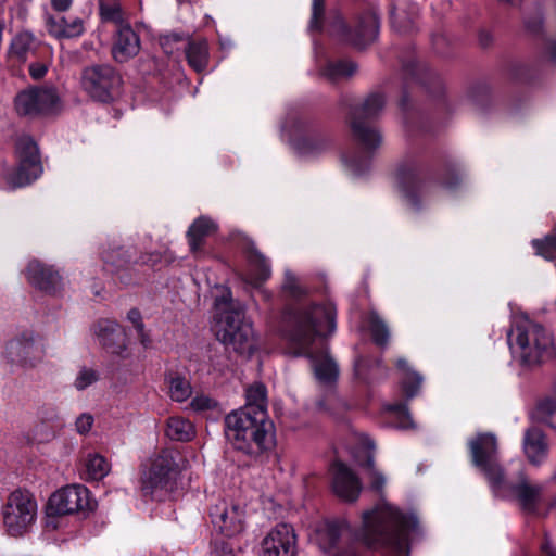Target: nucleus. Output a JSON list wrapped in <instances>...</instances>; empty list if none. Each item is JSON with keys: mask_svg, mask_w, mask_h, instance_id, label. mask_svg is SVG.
<instances>
[{"mask_svg": "<svg viewBox=\"0 0 556 556\" xmlns=\"http://www.w3.org/2000/svg\"><path fill=\"white\" fill-rule=\"evenodd\" d=\"M175 469L174 454L163 451L154 458L148 476L142 480L143 495L154 498L159 491L167 490L172 480L170 475Z\"/></svg>", "mask_w": 556, "mask_h": 556, "instance_id": "2eb2a0df", "label": "nucleus"}, {"mask_svg": "<svg viewBox=\"0 0 556 556\" xmlns=\"http://www.w3.org/2000/svg\"><path fill=\"white\" fill-rule=\"evenodd\" d=\"M542 23H543V20H542V14H541L540 10L536 11L535 16L533 18L525 17L526 28L533 34H536L541 30Z\"/></svg>", "mask_w": 556, "mask_h": 556, "instance_id": "864d4df0", "label": "nucleus"}, {"mask_svg": "<svg viewBox=\"0 0 556 556\" xmlns=\"http://www.w3.org/2000/svg\"><path fill=\"white\" fill-rule=\"evenodd\" d=\"M134 327L139 336L140 342L144 346H148L150 344V338L144 331V324H143L142 319L140 321L134 324Z\"/></svg>", "mask_w": 556, "mask_h": 556, "instance_id": "13d9d810", "label": "nucleus"}, {"mask_svg": "<svg viewBox=\"0 0 556 556\" xmlns=\"http://www.w3.org/2000/svg\"><path fill=\"white\" fill-rule=\"evenodd\" d=\"M188 38L185 34L172 31L160 35L159 42L166 54L173 55L185 48Z\"/></svg>", "mask_w": 556, "mask_h": 556, "instance_id": "e433bc0d", "label": "nucleus"}, {"mask_svg": "<svg viewBox=\"0 0 556 556\" xmlns=\"http://www.w3.org/2000/svg\"><path fill=\"white\" fill-rule=\"evenodd\" d=\"M331 34L341 40L362 49L372 43L379 33V18L368 12L359 16L355 29L351 31L341 16H337L330 25Z\"/></svg>", "mask_w": 556, "mask_h": 556, "instance_id": "9b49d317", "label": "nucleus"}, {"mask_svg": "<svg viewBox=\"0 0 556 556\" xmlns=\"http://www.w3.org/2000/svg\"><path fill=\"white\" fill-rule=\"evenodd\" d=\"M166 435L174 441L188 442L194 438L195 430L188 419L173 416L167 419Z\"/></svg>", "mask_w": 556, "mask_h": 556, "instance_id": "7c9ffc66", "label": "nucleus"}, {"mask_svg": "<svg viewBox=\"0 0 556 556\" xmlns=\"http://www.w3.org/2000/svg\"><path fill=\"white\" fill-rule=\"evenodd\" d=\"M245 405L235 412L256 413L262 410L267 413V392L266 387L263 383H253L245 391Z\"/></svg>", "mask_w": 556, "mask_h": 556, "instance_id": "c756f323", "label": "nucleus"}, {"mask_svg": "<svg viewBox=\"0 0 556 556\" xmlns=\"http://www.w3.org/2000/svg\"><path fill=\"white\" fill-rule=\"evenodd\" d=\"M551 58L556 62V45L552 49V55Z\"/></svg>", "mask_w": 556, "mask_h": 556, "instance_id": "774afa93", "label": "nucleus"}, {"mask_svg": "<svg viewBox=\"0 0 556 556\" xmlns=\"http://www.w3.org/2000/svg\"><path fill=\"white\" fill-rule=\"evenodd\" d=\"M535 416L539 421L556 428V400L545 399L535 408Z\"/></svg>", "mask_w": 556, "mask_h": 556, "instance_id": "ea45409f", "label": "nucleus"}, {"mask_svg": "<svg viewBox=\"0 0 556 556\" xmlns=\"http://www.w3.org/2000/svg\"><path fill=\"white\" fill-rule=\"evenodd\" d=\"M93 425V417L89 414H81L75 422L76 429L80 434H85L90 431Z\"/></svg>", "mask_w": 556, "mask_h": 556, "instance_id": "3c124183", "label": "nucleus"}, {"mask_svg": "<svg viewBox=\"0 0 556 556\" xmlns=\"http://www.w3.org/2000/svg\"><path fill=\"white\" fill-rule=\"evenodd\" d=\"M369 330L377 345L382 348L388 345L390 339L388 325L376 312L369 314Z\"/></svg>", "mask_w": 556, "mask_h": 556, "instance_id": "c9c22d12", "label": "nucleus"}, {"mask_svg": "<svg viewBox=\"0 0 556 556\" xmlns=\"http://www.w3.org/2000/svg\"><path fill=\"white\" fill-rule=\"evenodd\" d=\"M162 260H163V254L159 251H153V252L142 253L135 263L139 264V265L154 267L157 264H160L162 262Z\"/></svg>", "mask_w": 556, "mask_h": 556, "instance_id": "09e8293b", "label": "nucleus"}, {"mask_svg": "<svg viewBox=\"0 0 556 556\" xmlns=\"http://www.w3.org/2000/svg\"><path fill=\"white\" fill-rule=\"evenodd\" d=\"M47 73V66L41 63H33L29 66V74L34 79L42 78Z\"/></svg>", "mask_w": 556, "mask_h": 556, "instance_id": "6e6d98bb", "label": "nucleus"}, {"mask_svg": "<svg viewBox=\"0 0 556 556\" xmlns=\"http://www.w3.org/2000/svg\"><path fill=\"white\" fill-rule=\"evenodd\" d=\"M34 37L30 33L24 31L17 34L10 46V53L18 60H24L27 53L33 49Z\"/></svg>", "mask_w": 556, "mask_h": 556, "instance_id": "4c0bfd02", "label": "nucleus"}, {"mask_svg": "<svg viewBox=\"0 0 556 556\" xmlns=\"http://www.w3.org/2000/svg\"><path fill=\"white\" fill-rule=\"evenodd\" d=\"M400 189L408 204L415 210L420 208L419 192L424 181L415 168L402 167L397 172Z\"/></svg>", "mask_w": 556, "mask_h": 556, "instance_id": "4be33fe9", "label": "nucleus"}, {"mask_svg": "<svg viewBox=\"0 0 556 556\" xmlns=\"http://www.w3.org/2000/svg\"><path fill=\"white\" fill-rule=\"evenodd\" d=\"M331 137L325 131H314L294 141V149L302 155L319 154L332 147Z\"/></svg>", "mask_w": 556, "mask_h": 556, "instance_id": "393cba45", "label": "nucleus"}, {"mask_svg": "<svg viewBox=\"0 0 556 556\" xmlns=\"http://www.w3.org/2000/svg\"><path fill=\"white\" fill-rule=\"evenodd\" d=\"M472 462L485 476L494 493L505 485V471L496 459L497 442L492 434H480L469 443Z\"/></svg>", "mask_w": 556, "mask_h": 556, "instance_id": "1a4fd4ad", "label": "nucleus"}, {"mask_svg": "<svg viewBox=\"0 0 556 556\" xmlns=\"http://www.w3.org/2000/svg\"><path fill=\"white\" fill-rule=\"evenodd\" d=\"M122 86L121 74L109 64H94L83 70L81 87L96 101H114L121 94Z\"/></svg>", "mask_w": 556, "mask_h": 556, "instance_id": "6e6552de", "label": "nucleus"}, {"mask_svg": "<svg viewBox=\"0 0 556 556\" xmlns=\"http://www.w3.org/2000/svg\"><path fill=\"white\" fill-rule=\"evenodd\" d=\"M14 108L20 116L39 117L61 110V98L53 86L30 87L14 98Z\"/></svg>", "mask_w": 556, "mask_h": 556, "instance_id": "9d476101", "label": "nucleus"}, {"mask_svg": "<svg viewBox=\"0 0 556 556\" xmlns=\"http://www.w3.org/2000/svg\"><path fill=\"white\" fill-rule=\"evenodd\" d=\"M210 517L214 527L226 536H233L243 530L244 511L238 505L219 501L211 507Z\"/></svg>", "mask_w": 556, "mask_h": 556, "instance_id": "a211bd4d", "label": "nucleus"}, {"mask_svg": "<svg viewBox=\"0 0 556 556\" xmlns=\"http://www.w3.org/2000/svg\"><path fill=\"white\" fill-rule=\"evenodd\" d=\"M46 25L49 34L58 39L79 37L85 31V22L80 17L55 18L48 15Z\"/></svg>", "mask_w": 556, "mask_h": 556, "instance_id": "b1692460", "label": "nucleus"}, {"mask_svg": "<svg viewBox=\"0 0 556 556\" xmlns=\"http://www.w3.org/2000/svg\"><path fill=\"white\" fill-rule=\"evenodd\" d=\"M364 444L368 450V455H367V459L365 462V467L369 471L371 489L376 490L377 492H381L386 484V478L383 477V475L381 472H379L375 468V457H374L375 443L370 439H365Z\"/></svg>", "mask_w": 556, "mask_h": 556, "instance_id": "f704fd0d", "label": "nucleus"}, {"mask_svg": "<svg viewBox=\"0 0 556 556\" xmlns=\"http://www.w3.org/2000/svg\"><path fill=\"white\" fill-rule=\"evenodd\" d=\"M73 0H51V5L55 11H67L72 5Z\"/></svg>", "mask_w": 556, "mask_h": 556, "instance_id": "bf43d9fd", "label": "nucleus"}, {"mask_svg": "<svg viewBox=\"0 0 556 556\" xmlns=\"http://www.w3.org/2000/svg\"><path fill=\"white\" fill-rule=\"evenodd\" d=\"M214 405H215L214 401L205 395L195 396L190 402V407L197 412L210 409Z\"/></svg>", "mask_w": 556, "mask_h": 556, "instance_id": "8fccbe9b", "label": "nucleus"}, {"mask_svg": "<svg viewBox=\"0 0 556 556\" xmlns=\"http://www.w3.org/2000/svg\"><path fill=\"white\" fill-rule=\"evenodd\" d=\"M5 353L11 363L34 367L42 361L45 350L31 334H23L8 343Z\"/></svg>", "mask_w": 556, "mask_h": 556, "instance_id": "f3484780", "label": "nucleus"}, {"mask_svg": "<svg viewBox=\"0 0 556 556\" xmlns=\"http://www.w3.org/2000/svg\"><path fill=\"white\" fill-rule=\"evenodd\" d=\"M189 65L197 72H202L207 66L208 50L205 40L191 41L189 38L184 48Z\"/></svg>", "mask_w": 556, "mask_h": 556, "instance_id": "c85d7f7f", "label": "nucleus"}, {"mask_svg": "<svg viewBox=\"0 0 556 556\" xmlns=\"http://www.w3.org/2000/svg\"><path fill=\"white\" fill-rule=\"evenodd\" d=\"M37 417L47 424H52L59 420L58 408L51 404H43L37 409Z\"/></svg>", "mask_w": 556, "mask_h": 556, "instance_id": "de8ad7c7", "label": "nucleus"}, {"mask_svg": "<svg viewBox=\"0 0 556 556\" xmlns=\"http://www.w3.org/2000/svg\"><path fill=\"white\" fill-rule=\"evenodd\" d=\"M98 378L99 376L96 370L83 367L75 379L74 386L77 390L81 391L94 383Z\"/></svg>", "mask_w": 556, "mask_h": 556, "instance_id": "a18cd8bd", "label": "nucleus"}, {"mask_svg": "<svg viewBox=\"0 0 556 556\" xmlns=\"http://www.w3.org/2000/svg\"><path fill=\"white\" fill-rule=\"evenodd\" d=\"M192 388L184 377H174L169 381V396L176 402H184L190 397Z\"/></svg>", "mask_w": 556, "mask_h": 556, "instance_id": "a19ab883", "label": "nucleus"}, {"mask_svg": "<svg viewBox=\"0 0 556 556\" xmlns=\"http://www.w3.org/2000/svg\"><path fill=\"white\" fill-rule=\"evenodd\" d=\"M26 279L35 288L54 293L62 286V277L53 266L33 260L26 268Z\"/></svg>", "mask_w": 556, "mask_h": 556, "instance_id": "412c9836", "label": "nucleus"}, {"mask_svg": "<svg viewBox=\"0 0 556 556\" xmlns=\"http://www.w3.org/2000/svg\"><path fill=\"white\" fill-rule=\"evenodd\" d=\"M101 258L105 265L112 266L115 270H119L131 263L132 253L125 247L109 244L102 250Z\"/></svg>", "mask_w": 556, "mask_h": 556, "instance_id": "2f4dec72", "label": "nucleus"}, {"mask_svg": "<svg viewBox=\"0 0 556 556\" xmlns=\"http://www.w3.org/2000/svg\"><path fill=\"white\" fill-rule=\"evenodd\" d=\"M391 410H394V412H396L399 414L404 415V417L407 419V421L402 422V427H408L409 426V424H410L409 418L410 417H409V414L407 412V406L406 405L399 404V405L392 406Z\"/></svg>", "mask_w": 556, "mask_h": 556, "instance_id": "052dcab7", "label": "nucleus"}, {"mask_svg": "<svg viewBox=\"0 0 556 556\" xmlns=\"http://www.w3.org/2000/svg\"><path fill=\"white\" fill-rule=\"evenodd\" d=\"M403 70L410 76L419 78L421 72L427 71L426 65L419 64L415 59L403 63Z\"/></svg>", "mask_w": 556, "mask_h": 556, "instance_id": "603ef678", "label": "nucleus"}, {"mask_svg": "<svg viewBox=\"0 0 556 556\" xmlns=\"http://www.w3.org/2000/svg\"><path fill=\"white\" fill-rule=\"evenodd\" d=\"M508 340L526 366L539 365L554 353L553 336L543 326L529 320L516 324L508 332Z\"/></svg>", "mask_w": 556, "mask_h": 556, "instance_id": "39448f33", "label": "nucleus"}, {"mask_svg": "<svg viewBox=\"0 0 556 556\" xmlns=\"http://www.w3.org/2000/svg\"><path fill=\"white\" fill-rule=\"evenodd\" d=\"M523 451L531 464L538 466L544 462L548 453V445L541 429L532 427L526 430Z\"/></svg>", "mask_w": 556, "mask_h": 556, "instance_id": "5701e85b", "label": "nucleus"}, {"mask_svg": "<svg viewBox=\"0 0 556 556\" xmlns=\"http://www.w3.org/2000/svg\"><path fill=\"white\" fill-rule=\"evenodd\" d=\"M217 230L216 224L207 216L197 218L187 231V238L192 253H198L204 239Z\"/></svg>", "mask_w": 556, "mask_h": 556, "instance_id": "bb28decb", "label": "nucleus"}, {"mask_svg": "<svg viewBox=\"0 0 556 556\" xmlns=\"http://www.w3.org/2000/svg\"><path fill=\"white\" fill-rule=\"evenodd\" d=\"M325 12V0H313L312 18L309 23L311 29L320 30Z\"/></svg>", "mask_w": 556, "mask_h": 556, "instance_id": "49530a36", "label": "nucleus"}, {"mask_svg": "<svg viewBox=\"0 0 556 556\" xmlns=\"http://www.w3.org/2000/svg\"><path fill=\"white\" fill-rule=\"evenodd\" d=\"M91 509L88 489L83 485H67L55 491L48 501V517L71 515Z\"/></svg>", "mask_w": 556, "mask_h": 556, "instance_id": "ddd939ff", "label": "nucleus"}, {"mask_svg": "<svg viewBox=\"0 0 556 556\" xmlns=\"http://www.w3.org/2000/svg\"><path fill=\"white\" fill-rule=\"evenodd\" d=\"M348 528L345 521L331 520L324 522L316 532V540L319 547L326 553L330 552L337 546L340 538Z\"/></svg>", "mask_w": 556, "mask_h": 556, "instance_id": "a878e982", "label": "nucleus"}, {"mask_svg": "<svg viewBox=\"0 0 556 556\" xmlns=\"http://www.w3.org/2000/svg\"><path fill=\"white\" fill-rule=\"evenodd\" d=\"M264 556H295L296 535L288 523L277 525L263 540Z\"/></svg>", "mask_w": 556, "mask_h": 556, "instance_id": "dca6fc26", "label": "nucleus"}, {"mask_svg": "<svg viewBox=\"0 0 556 556\" xmlns=\"http://www.w3.org/2000/svg\"><path fill=\"white\" fill-rule=\"evenodd\" d=\"M98 337L100 343L114 354H119L125 350L123 332L121 327L114 321L101 324Z\"/></svg>", "mask_w": 556, "mask_h": 556, "instance_id": "cd10ccee", "label": "nucleus"}, {"mask_svg": "<svg viewBox=\"0 0 556 556\" xmlns=\"http://www.w3.org/2000/svg\"><path fill=\"white\" fill-rule=\"evenodd\" d=\"M362 366H363V358H358L356 362H355V370H356V374L358 376L362 375Z\"/></svg>", "mask_w": 556, "mask_h": 556, "instance_id": "338daca9", "label": "nucleus"}, {"mask_svg": "<svg viewBox=\"0 0 556 556\" xmlns=\"http://www.w3.org/2000/svg\"><path fill=\"white\" fill-rule=\"evenodd\" d=\"M357 71V65L352 61L330 62L323 70V75L331 81H338L342 78H350Z\"/></svg>", "mask_w": 556, "mask_h": 556, "instance_id": "72a5a7b5", "label": "nucleus"}, {"mask_svg": "<svg viewBox=\"0 0 556 556\" xmlns=\"http://www.w3.org/2000/svg\"><path fill=\"white\" fill-rule=\"evenodd\" d=\"M216 556H235L233 546L226 541H220L215 544Z\"/></svg>", "mask_w": 556, "mask_h": 556, "instance_id": "5fc2aeb1", "label": "nucleus"}, {"mask_svg": "<svg viewBox=\"0 0 556 556\" xmlns=\"http://www.w3.org/2000/svg\"><path fill=\"white\" fill-rule=\"evenodd\" d=\"M478 40L480 47L486 49L492 46L494 37L489 30H480L478 35Z\"/></svg>", "mask_w": 556, "mask_h": 556, "instance_id": "4d7b16f0", "label": "nucleus"}, {"mask_svg": "<svg viewBox=\"0 0 556 556\" xmlns=\"http://www.w3.org/2000/svg\"><path fill=\"white\" fill-rule=\"evenodd\" d=\"M18 167L14 174V184L24 186L35 180L41 172L39 152L36 142L28 136H22L16 141Z\"/></svg>", "mask_w": 556, "mask_h": 556, "instance_id": "4468645a", "label": "nucleus"}, {"mask_svg": "<svg viewBox=\"0 0 556 556\" xmlns=\"http://www.w3.org/2000/svg\"><path fill=\"white\" fill-rule=\"evenodd\" d=\"M416 526L415 517H406L396 507L381 503L363 513L358 540L369 548L402 553L407 544L408 529Z\"/></svg>", "mask_w": 556, "mask_h": 556, "instance_id": "f03ea898", "label": "nucleus"}, {"mask_svg": "<svg viewBox=\"0 0 556 556\" xmlns=\"http://www.w3.org/2000/svg\"><path fill=\"white\" fill-rule=\"evenodd\" d=\"M396 365H397V368L401 369L403 371V376H406V372L407 371H412L409 366H408V363L406 359L404 358H400L397 362H396Z\"/></svg>", "mask_w": 556, "mask_h": 556, "instance_id": "e2e57ef3", "label": "nucleus"}, {"mask_svg": "<svg viewBox=\"0 0 556 556\" xmlns=\"http://www.w3.org/2000/svg\"><path fill=\"white\" fill-rule=\"evenodd\" d=\"M127 319L134 324L140 321L142 319V316H141V313L138 308H131L128 313H127Z\"/></svg>", "mask_w": 556, "mask_h": 556, "instance_id": "680f3d73", "label": "nucleus"}, {"mask_svg": "<svg viewBox=\"0 0 556 556\" xmlns=\"http://www.w3.org/2000/svg\"><path fill=\"white\" fill-rule=\"evenodd\" d=\"M230 412L226 415L225 437L233 450L251 459H258L275 445L274 424L268 414Z\"/></svg>", "mask_w": 556, "mask_h": 556, "instance_id": "7ed1b4c3", "label": "nucleus"}, {"mask_svg": "<svg viewBox=\"0 0 556 556\" xmlns=\"http://www.w3.org/2000/svg\"><path fill=\"white\" fill-rule=\"evenodd\" d=\"M141 49L138 33L130 23L115 28L111 47V54L115 62L126 63L137 56Z\"/></svg>", "mask_w": 556, "mask_h": 556, "instance_id": "6ab92c4d", "label": "nucleus"}, {"mask_svg": "<svg viewBox=\"0 0 556 556\" xmlns=\"http://www.w3.org/2000/svg\"><path fill=\"white\" fill-rule=\"evenodd\" d=\"M532 245L538 255H541L546 260H553L556 257V237L547 236L543 240L535 239L532 241Z\"/></svg>", "mask_w": 556, "mask_h": 556, "instance_id": "37998d69", "label": "nucleus"}, {"mask_svg": "<svg viewBox=\"0 0 556 556\" xmlns=\"http://www.w3.org/2000/svg\"><path fill=\"white\" fill-rule=\"evenodd\" d=\"M99 13L103 22L112 23L116 28L129 23L119 0H99Z\"/></svg>", "mask_w": 556, "mask_h": 556, "instance_id": "473e14b6", "label": "nucleus"}, {"mask_svg": "<svg viewBox=\"0 0 556 556\" xmlns=\"http://www.w3.org/2000/svg\"><path fill=\"white\" fill-rule=\"evenodd\" d=\"M422 378L415 371H407L406 376L402 377V388L408 399L414 397L421 386Z\"/></svg>", "mask_w": 556, "mask_h": 556, "instance_id": "c03bdc74", "label": "nucleus"}, {"mask_svg": "<svg viewBox=\"0 0 556 556\" xmlns=\"http://www.w3.org/2000/svg\"><path fill=\"white\" fill-rule=\"evenodd\" d=\"M494 494L516 501L526 514H536L543 502L544 488L533 483L523 472H520L515 482L507 483L505 480L504 488Z\"/></svg>", "mask_w": 556, "mask_h": 556, "instance_id": "f8f14e48", "label": "nucleus"}, {"mask_svg": "<svg viewBox=\"0 0 556 556\" xmlns=\"http://www.w3.org/2000/svg\"><path fill=\"white\" fill-rule=\"evenodd\" d=\"M216 309L215 334L227 349L241 355H250L254 349L252 325L244 321L242 305L235 302L228 288L222 287L215 296Z\"/></svg>", "mask_w": 556, "mask_h": 556, "instance_id": "20e7f679", "label": "nucleus"}, {"mask_svg": "<svg viewBox=\"0 0 556 556\" xmlns=\"http://www.w3.org/2000/svg\"><path fill=\"white\" fill-rule=\"evenodd\" d=\"M386 105V98L380 92L368 94L365 100L350 109L351 129L354 138L367 150L381 146L382 136L378 129L367 124L377 118Z\"/></svg>", "mask_w": 556, "mask_h": 556, "instance_id": "423d86ee", "label": "nucleus"}, {"mask_svg": "<svg viewBox=\"0 0 556 556\" xmlns=\"http://www.w3.org/2000/svg\"><path fill=\"white\" fill-rule=\"evenodd\" d=\"M260 262H261V267H262V270H263V275L264 277H268L269 276V273H270V269H269V266L266 262V260L264 257H260Z\"/></svg>", "mask_w": 556, "mask_h": 556, "instance_id": "69168bd1", "label": "nucleus"}, {"mask_svg": "<svg viewBox=\"0 0 556 556\" xmlns=\"http://www.w3.org/2000/svg\"><path fill=\"white\" fill-rule=\"evenodd\" d=\"M86 469L90 479L100 480L109 473L110 465L103 456L93 454L88 456Z\"/></svg>", "mask_w": 556, "mask_h": 556, "instance_id": "58836bf2", "label": "nucleus"}, {"mask_svg": "<svg viewBox=\"0 0 556 556\" xmlns=\"http://www.w3.org/2000/svg\"><path fill=\"white\" fill-rule=\"evenodd\" d=\"M544 552L547 556H556V547L551 542H545L543 545Z\"/></svg>", "mask_w": 556, "mask_h": 556, "instance_id": "0e129e2a", "label": "nucleus"}, {"mask_svg": "<svg viewBox=\"0 0 556 556\" xmlns=\"http://www.w3.org/2000/svg\"><path fill=\"white\" fill-rule=\"evenodd\" d=\"M37 502L26 490H15L2 507L3 525L12 536H21L29 531L37 517Z\"/></svg>", "mask_w": 556, "mask_h": 556, "instance_id": "0eeeda50", "label": "nucleus"}, {"mask_svg": "<svg viewBox=\"0 0 556 556\" xmlns=\"http://www.w3.org/2000/svg\"><path fill=\"white\" fill-rule=\"evenodd\" d=\"M332 490L345 502H355L362 491L358 477L343 463L334 462L331 466Z\"/></svg>", "mask_w": 556, "mask_h": 556, "instance_id": "aec40b11", "label": "nucleus"}, {"mask_svg": "<svg viewBox=\"0 0 556 556\" xmlns=\"http://www.w3.org/2000/svg\"><path fill=\"white\" fill-rule=\"evenodd\" d=\"M282 290L286 294L294 299H300L307 293L306 288L301 285L299 278L289 270L285 273Z\"/></svg>", "mask_w": 556, "mask_h": 556, "instance_id": "79ce46f5", "label": "nucleus"}, {"mask_svg": "<svg viewBox=\"0 0 556 556\" xmlns=\"http://www.w3.org/2000/svg\"><path fill=\"white\" fill-rule=\"evenodd\" d=\"M336 315L333 305L323 304L294 308L283 317V332L294 349L293 355L312 358L315 376L324 383L337 379L338 366L327 353L314 355L311 346L317 337L334 332Z\"/></svg>", "mask_w": 556, "mask_h": 556, "instance_id": "f257e3e1", "label": "nucleus"}]
</instances>
